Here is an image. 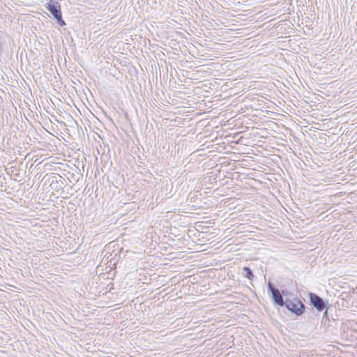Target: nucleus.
I'll list each match as a JSON object with an SVG mask.
<instances>
[{
  "label": "nucleus",
  "instance_id": "obj_5",
  "mask_svg": "<svg viewBox=\"0 0 357 357\" xmlns=\"http://www.w3.org/2000/svg\"><path fill=\"white\" fill-rule=\"evenodd\" d=\"M267 290H268V295L271 296L272 302L275 306V299H276V298H275V296H278V294H280L279 296H280V297L282 298H284V296H285L286 298L295 297L294 296L293 293L291 292L290 291H289L287 289H284L280 290L271 281L268 282V283H267Z\"/></svg>",
  "mask_w": 357,
  "mask_h": 357
},
{
  "label": "nucleus",
  "instance_id": "obj_2",
  "mask_svg": "<svg viewBox=\"0 0 357 357\" xmlns=\"http://www.w3.org/2000/svg\"><path fill=\"white\" fill-rule=\"evenodd\" d=\"M307 296L309 298V305L314 308L318 312H324V317L327 316L329 307L328 301L321 298L318 294L313 292H309Z\"/></svg>",
  "mask_w": 357,
  "mask_h": 357
},
{
  "label": "nucleus",
  "instance_id": "obj_6",
  "mask_svg": "<svg viewBox=\"0 0 357 357\" xmlns=\"http://www.w3.org/2000/svg\"><path fill=\"white\" fill-rule=\"evenodd\" d=\"M242 275L244 278H246L250 280H252L255 278L252 271L248 266H244L243 268Z\"/></svg>",
  "mask_w": 357,
  "mask_h": 357
},
{
  "label": "nucleus",
  "instance_id": "obj_4",
  "mask_svg": "<svg viewBox=\"0 0 357 357\" xmlns=\"http://www.w3.org/2000/svg\"><path fill=\"white\" fill-rule=\"evenodd\" d=\"M45 183H50V188L56 192L61 190L63 192V188L66 186V181L65 178L59 174L51 173L46 174L44 177Z\"/></svg>",
  "mask_w": 357,
  "mask_h": 357
},
{
  "label": "nucleus",
  "instance_id": "obj_3",
  "mask_svg": "<svg viewBox=\"0 0 357 357\" xmlns=\"http://www.w3.org/2000/svg\"><path fill=\"white\" fill-rule=\"evenodd\" d=\"M46 9L51 13L56 23L61 26H66V22L63 20L62 17V13L61 10V4L56 0H49L44 6Z\"/></svg>",
  "mask_w": 357,
  "mask_h": 357
},
{
  "label": "nucleus",
  "instance_id": "obj_7",
  "mask_svg": "<svg viewBox=\"0 0 357 357\" xmlns=\"http://www.w3.org/2000/svg\"><path fill=\"white\" fill-rule=\"evenodd\" d=\"M117 257H118V255L117 254H115L114 257L110 260V264H109V266H112V261H114V264H113V266H115L116 265V259H117Z\"/></svg>",
  "mask_w": 357,
  "mask_h": 357
},
{
  "label": "nucleus",
  "instance_id": "obj_1",
  "mask_svg": "<svg viewBox=\"0 0 357 357\" xmlns=\"http://www.w3.org/2000/svg\"><path fill=\"white\" fill-rule=\"evenodd\" d=\"M279 295L278 294V296H275L276 298L275 306L285 307L292 314L297 317H300L305 313L306 306L298 297L295 296L284 299Z\"/></svg>",
  "mask_w": 357,
  "mask_h": 357
}]
</instances>
